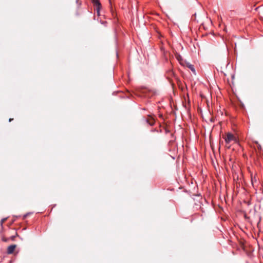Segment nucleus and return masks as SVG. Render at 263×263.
I'll return each mask as SVG.
<instances>
[{"label": "nucleus", "mask_w": 263, "mask_h": 263, "mask_svg": "<svg viewBox=\"0 0 263 263\" xmlns=\"http://www.w3.org/2000/svg\"><path fill=\"white\" fill-rule=\"evenodd\" d=\"M16 247V245H12L9 246L7 248V253L8 254H12L14 252V251Z\"/></svg>", "instance_id": "obj_4"}, {"label": "nucleus", "mask_w": 263, "mask_h": 263, "mask_svg": "<svg viewBox=\"0 0 263 263\" xmlns=\"http://www.w3.org/2000/svg\"><path fill=\"white\" fill-rule=\"evenodd\" d=\"M92 2L95 7V10L97 11V15L99 16L100 15V10L102 7L101 4L100 3V1L92 0Z\"/></svg>", "instance_id": "obj_2"}, {"label": "nucleus", "mask_w": 263, "mask_h": 263, "mask_svg": "<svg viewBox=\"0 0 263 263\" xmlns=\"http://www.w3.org/2000/svg\"><path fill=\"white\" fill-rule=\"evenodd\" d=\"M224 140L226 144H229L231 142L233 141L235 143H237V139L236 137L232 134L228 133L226 137L224 138Z\"/></svg>", "instance_id": "obj_1"}, {"label": "nucleus", "mask_w": 263, "mask_h": 263, "mask_svg": "<svg viewBox=\"0 0 263 263\" xmlns=\"http://www.w3.org/2000/svg\"><path fill=\"white\" fill-rule=\"evenodd\" d=\"M80 14H81V13H80V12H77V13H76V15H78V16L80 15Z\"/></svg>", "instance_id": "obj_8"}, {"label": "nucleus", "mask_w": 263, "mask_h": 263, "mask_svg": "<svg viewBox=\"0 0 263 263\" xmlns=\"http://www.w3.org/2000/svg\"><path fill=\"white\" fill-rule=\"evenodd\" d=\"M145 121L151 126H152L155 124L154 119L151 117H149V118L145 119Z\"/></svg>", "instance_id": "obj_5"}, {"label": "nucleus", "mask_w": 263, "mask_h": 263, "mask_svg": "<svg viewBox=\"0 0 263 263\" xmlns=\"http://www.w3.org/2000/svg\"><path fill=\"white\" fill-rule=\"evenodd\" d=\"M13 120V119H12V118H10V119H9V122H11V121H12Z\"/></svg>", "instance_id": "obj_9"}, {"label": "nucleus", "mask_w": 263, "mask_h": 263, "mask_svg": "<svg viewBox=\"0 0 263 263\" xmlns=\"http://www.w3.org/2000/svg\"><path fill=\"white\" fill-rule=\"evenodd\" d=\"M14 233L15 234L11 236L10 238H6L5 236H3L2 237V240L4 242H7L10 239L11 240H14L15 238L18 236L17 233L15 231H14Z\"/></svg>", "instance_id": "obj_3"}, {"label": "nucleus", "mask_w": 263, "mask_h": 263, "mask_svg": "<svg viewBox=\"0 0 263 263\" xmlns=\"http://www.w3.org/2000/svg\"><path fill=\"white\" fill-rule=\"evenodd\" d=\"M111 1L112 0H109V3H110V5L111 6Z\"/></svg>", "instance_id": "obj_10"}, {"label": "nucleus", "mask_w": 263, "mask_h": 263, "mask_svg": "<svg viewBox=\"0 0 263 263\" xmlns=\"http://www.w3.org/2000/svg\"><path fill=\"white\" fill-rule=\"evenodd\" d=\"M186 66L189 68L194 74L196 73V71L193 65L190 64V63H186Z\"/></svg>", "instance_id": "obj_6"}, {"label": "nucleus", "mask_w": 263, "mask_h": 263, "mask_svg": "<svg viewBox=\"0 0 263 263\" xmlns=\"http://www.w3.org/2000/svg\"><path fill=\"white\" fill-rule=\"evenodd\" d=\"M7 219H8V217L3 218L1 219V220L0 221V225L1 227V230H2L1 232H3L4 231L3 224L7 220Z\"/></svg>", "instance_id": "obj_7"}]
</instances>
